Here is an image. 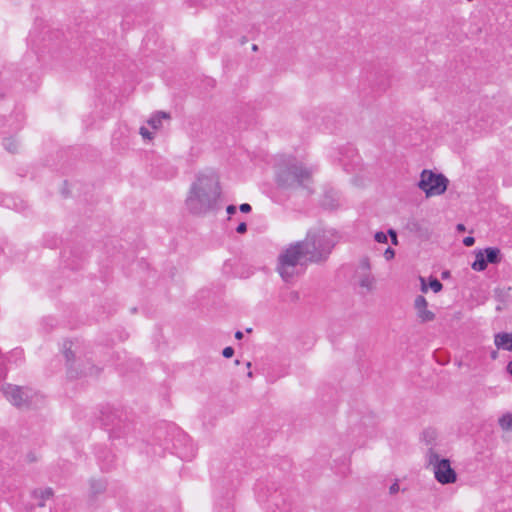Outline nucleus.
Wrapping results in <instances>:
<instances>
[{"mask_svg": "<svg viewBox=\"0 0 512 512\" xmlns=\"http://www.w3.org/2000/svg\"><path fill=\"white\" fill-rule=\"evenodd\" d=\"M220 197V186L214 173L200 174L191 185L185 205L193 215H205L212 211Z\"/></svg>", "mask_w": 512, "mask_h": 512, "instance_id": "obj_1", "label": "nucleus"}, {"mask_svg": "<svg viewBox=\"0 0 512 512\" xmlns=\"http://www.w3.org/2000/svg\"><path fill=\"white\" fill-rule=\"evenodd\" d=\"M303 246L305 244L300 241L294 242L278 255L276 270L286 283L293 282L305 271L308 255Z\"/></svg>", "mask_w": 512, "mask_h": 512, "instance_id": "obj_2", "label": "nucleus"}, {"mask_svg": "<svg viewBox=\"0 0 512 512\" xmlns=\"http://www.w3.org/2000/svg\"><path fill=\"white\" fill-rule=\"evenodd\" d=\"M314 169L307 167L302 162L292 160L282 167L277 173V182L284 188L304 187L312 182Z\"/></svg>", "mask_w": 512, "mask_h": 512, "instance_id": "obj_3", "label": "nucleus"}, {"mask_svg": "<svg viewBox=\"0 0 512 512\" xmlns=\"http://www.w3.org/2000/svg\"><path fill=\"white\" fill-rule=\"evenodd\" d=\"M301 242L305 244L304 250L311 262L325 259L334 246L325 231L308 232L306 238Z\"/></svg>", "mask_w": 512, "mask_h": 512, "instance_id": "obj_4", "label": "nucleus"}, {"mask_svg": "<svg viewBox=\"0 0 512 512\" xmlns=\"http://www.w3.org/2000/svg\"><path fill=\"white\" fill-rule=\"evenodd\" d=\"M426 462L440 484H453L457 481V473L452 468L450 460L441 458L433 448H429L426 452Z\"/></svg>", "mask_w": 512, "mask_h": 512, "instance_id": "obj_5", "label": "nucleus"}, {"mask_svg": "<svg viewBox=\"0 0 512 512\" xmlns=\"http://www.w3.org/2000/svg\"><path fill=\"white\" fill-rule=\"evenodd\" d=\"M72 343H64V356L67 364V373L70 378H77L80 376L95 375L98 369L89 361H83L80 357L76 356L75 351L71 349Z\"/></svg>", "mask_w": 512, "mask_h": 512, "instance_id": "obj_6", "label": "nucleus"}, {"mask_svg": "<svg viewBox=\"0 0 512 512\" xmlns=\"http://www.w3.org/2000/svg\"><path fill=\"white\" fill-rule=\"evenodd\" d=\"M448 179L443 174H435L431 170H423L418 187L426 197L442 195L448 186Z\"/></svg>", "mask_w": 512, "mask_h": 512, "instance_id": "obj_7", "label": "nucleus"}, {"mask_svg": "<svg viewBox=\"0 0 512 512\" xmlns=\"http://www.w3.org/2000/svg\"><path fill=\"white\" fill-rule=\"evenodd\" d=\"M3 393L13 405L21 407L28 403L31 391L18 386L7 385L3 388Z\"/></svg>", "mask_w": 512, "mask_h": 512, "instance_id": "obj_8", "label": "nucleus"}, {"mask_svg": "<svg viewBox=\"0 0 512 512\" xmlns=\"http://www.w3.org/2000/svg\"><path fill=\"white\" fill-rule=\"evenodd\" d=\"M427 306H428V303H427V300L425 299V297L418 295L415 298L414 308L416 310L417 317L423 323L430 322L435 319V314L432 311L428 310Z\"/></svg>", "mask_w": 512, "mask_h": 512, "instance_id": "obj_9", "label": "nucleus"}, {"mask_svg": "<svg viewBox=\"0 0 512 512\" xmlns=\"http://www.w3.org/2000/svg\"><path fill=\"white\" fill-rule=\"evenodd\" d=\"M494 343L498 349L512 351V333H497L494 337Z\"/></svg>", "mask_w": 512, "mask_h": 512, "instance_id": "obj_10", "label": "nucleus"}, {"mask_svg": "<svg viewBox=\"0 0 512 512\" xmlns=\"http://www.w3.org/2000/svg\"><path fill=\"white\" fill-rule=\"evenodd\" d=\"M322 206L330 210L337 209L340 206L338 193L332 190L327 191L323 196Z\"/></svg>", "mask_w": 512, "mask_h": 512, "instance_id": "obj_11", "label": "nucleus"}, {"mask_svg": "<svg viewBox=\"0 0 512 512\" xmlns=\"http://www.w3.org/2000/svg\"><path fill=\"white\" fill-rule=\"evenodd\" d=\"M170 114L164 111H158L154 113L147 123L155 130H158L162 127V120H169Z\"/></svg>", "mask_w": 512, "mask_h": 512, "instance_id": "obj_12", "label": "nucleus"}, {"mask_svg": "<svg viewBox=\"0 0 512 512\" xmlns=\"http://www.w3.org/2000/svg\"><path fill=\"white\" fill-rule=\"evenodd\" d=\"M487 263L498 264L502 260L501 251L497 247H488L483 250Z\"/></svg>", "mask_w": 512, "mask_h": 512, "instance_id": "obj_13", "label": "nucleus"}, {"mask_svg": "<svg viewBox=\"0 0 512 512\" xmlns=\"http://www.w3.org/2000/svg\"><path fill=\"white\" fill-rule=\"evenodd\" d=\"M53 496V490L51 488L37 489L33 491V497L39 500L38 505L43 507L45 500L50 499Z\"/></svg>", "mask_w": 512, "mask_h": 512, "instance_id": "obj_14", "label": "nucleus"}, {"mask_svg": "<svg viewBox=\"0 0 512 512\" xmlns=\"http://www.w3.org/2000/svg\"><path fill=\"white\" fill-rule=\"evenodd\" d=\"M375 284V278L371 273H362L359 279V285L367 291H372Z\"/></svg>", "mask_w": 512, "mask_h": 512, "instance_id": "obj_15", "label": "nucleus"}, {"mask_svg": "<svg viewBox=\"0 0 512 512\" xmlns=\"http://www.w3.org/2000/svg\"><path fill=\"white\" fill-rule=\"evenodd\" d=\"M487 261H486V258L484 256V253L482 250H479L477 253H476V258H475V261L472 263L471 267L473 270L475 271H483L486 269L487 267Z\"/></svg>", "mask_w": 512, "mask_h": 512, "instance_id": "obj_16", "label": "nucleus"}, {"mask_svg": "<svg viewBox=\"0 0 512 512\" xmlns=\"http://www.w3.org/2000/svg\"><path fill=\"white\" fill-rule=\"evenodd\" d=\"M106 489V483L103 480H91L90 492L93 496L103 493Z\"/></svg>", "mask_w": 512, "mask_h": 512, "instance_id": "obj_17", "label": "nucleus"}, {"mask_svg": "<svg viewBox=\"0 0 512 512\" xmlns=\"http://www.w3.org/2000/svg\"><path fill=\"white\" fill-rule=\"evenodd\" d=\"M498 423L503 430H512V414L505 413L499 418Z\"/></svg>", "mask_w": 512, "mask_h": 512, "instance_id": "obj_18", "label": "nucleus"}, {"mask_svg": "<svg viewBox=\"0 0 512 512\" xmlns=\"http://www.w3.org/2000/svg\"><path fill=\"white\" fill-rule=\"evenodd\" d=\"M5 149L11 153H15L18 148V144L13 138H6L3 142Z\"/></svg>", "mask_w": 512, "mask_h": 512, "instance_id": "obj_19", "label": "nucleus"}, {"mask_svg": "<svg viewBox=\"0 0 512 512\" xmlns=\"http://www.w3.org/2000/svg\"><path fill=\"white\" fill-rule=\"evenodd\" d=\"M429 287L435 292H439L442 290V283L437 278H432L429 282Z\"/></svg>", "mask_w": 512, "mask_h": 512, "instance_id": "obj_20", "label": "nucleus"}, {"mask_svg": "<svg viewBox=\"0 0 512 512\" xmlns=\"http://www.w3.org/2000/svg\"><path fill=\"white\" fill-rule=\"evenodd\" d=\"M359 268L363 273H370V261L367 257H364L359 262Z\"/></svg>", "mask_w": 512, "mask_h": 512, "instance_id": "obj_21", "label": "nucleus"}, {"mask_svg": "<svg viewBox=\"0 0 512 512\" xmlns=\"http://www.w3.org/2000/svg\"><path fill=\"white\" fill-rule=\"evenodd\" d=\"M374 239L375 241H377L378 243H386L387 242V234H385L384 232H376L375 235H374Z\"/></svg>", "mask_w": 512, "mask_h": 512, "instance_id": "obj_22", "label": "nucleus"}, {"mask_svg": "<svg viewBox=\"0 0 512 512\" xmlns=\"http://www.w3.org/2000/svg\"><path fill=\"white\" fill-rule=\"evenodd\" d=\"M140 134L143 136V138L145 139H152L153 138V134L145 127H141L140 128Z\"/></svg>", "mask_w": 512, "mask_h": 512, "instance_id": "obj_23", "label": "nucleus"}, {"mask_svg": "<svg viewBox=\"0 0 512 512\" xmlns=\"http://www.w3.org/2000/svg\"><path fill=\"white\" fill-rule=\"evenodd\" d=\"M234 354V349L230 346L226 347L223 349L222 351V355L225 357V358H230L232 357Z\"/></svg>", "mask_w": 512, "mask_h": 512, "instance_id": "obj_24", "label": "nucleus"}, {"mask_svg": "<svg viewBox=\"0 0 512 512\" xmlns=\"http://www.w3.org/2000/svg\"><path fill=\"white\" fill-rule=\"evenodd\" d=\"M394 256L395 251L391 247H388L384 252V257L386 258V260H391L392 258H394Z\"/></svg>", "mask_w": 512, "mask_h": 512, "instance_id": "obj_25", "label": "nucleus"}, {"mask_svg": "<svg viewBox=\"0 0 512 512\" xmlns=\"http://www.w3.org/2000/svg\"><path fill=\"white\" fill-rule=\"evenodd\" d=\"M388 234L389 236L391 237V242L393 245H397L398 244V239H397V234L396 232L393 230V229H390L388 231Z\"/></svg>", "mask_w": 512, "mask_h": 512, "instance_id": "obj_26", "label": "nucleus"}, {"mask_svg": "<svg viewBox=\"0 0 512 512\" xmlns=\"http://www.w3.org/2000/svg\"><path fill=\"white\" fill-rule=\"evenodd\" d=\"M475 243V239L472 236H467L463 239V244L467 247L472 246Z\"/></svg>", "mask_w": 512, "mask_h": 512, "instance_id": "obj_27", "label": "nucleus"}, {"mask_svg": "<svg viewBox=\"0 0 512 512\" xmlns=\"http://www.w3.org/2000/svg\"><path fill=\"white\" fill-rule=\"evenodd\" d=\"M236 231H237V233H239V234H243V233H245V232L247 231V225H246V223H245V222H241V223L237 226Z\"/></svg>", "mask_w": 512, "mask_h": 512, "instance_id": "obj_28", "label": "nucleus"}, {"mask_svg": "<svg viewBox=\"0 0 512 512\" xmlns=\"http://www.w3.org/2000/svg\"><path fill=\"white\" fill-rule=\"evenodd\" d=\"M239 209H240V211H241V212H243V213H249V212L252 210V208H251L250 204H248V203H243V204H241V205L239 206Z\"/></svg>", "mask_w": 512, "mask_h": 512, "instance_id": "obj_29", "label": "nucleus"}, {"mask_svg": "<svg viewBox=\"0 0 512 512\" xmlns=\"http://www.w3.org/2000/svg\"><path fill=\"white\" fill-rule=\"evenodd\" d=\"M399 491V485L398 483H393L390 488H389V492L390 494H395Z\"/></svg>", "mask_w": 512, "mask_h": 512, "instance_id": "obj_30", "label": "nucleus"}, {"mask_svg": "<svg viewBox=\"0 0 512 512\" xmlns=\"http://www.w3.org/2000/svg\"><path fill=\"white\" fill-rule=\"evenodd\" d=\"M226 211L229 215H232L234 213H236V206L234 205H229L227 208H226Z\"/></svg>", "mask_w": 512, "mask_h": 512, "instance_id": "obj_31", "label": "nucleus"}, {"mask_svg": "<svg viewBox=\"0 0 512 512\" xmlns=\"http://www.w3.org/2000/svg\"><path fill=\"white\" fill-rule=\"evenodd\" d=\"M291 298H292L293 300H298V299H299V294H298V292H296V291L291 292Z\"/></svg>", "mask_w": 512, "mask_h": 512, "instance_id": "obj_32", "label": "nucleus"}, {"mask_svg": "<svg viewBox=\"0 0 512 512\" xmlns=\"http://www.w3.org/2000/svg\"><path fill=\"white\" fill-rule=\"evenodd\" d=\"M235 338H236V339H242V338H243V333H242L241 331H237V332L235 333Z\"/></svg>", "mask_w": 512, "mask_h": 512, "instance_id": "obj_33", "label": "nucleus"}, {"mask_svg": "<svg viewBox=\"0 0 512 512\" xmlns=\"http://www.w3.org/2000/svg\"><path fill=\"white\" fill-rule=\"evenodd\" d=\"M456 228L458 231H465V226L463 224H458Z\"/></svg>", "mask_w": 512, "mask_h": 512, "instance_id": "obj_34", "label": "nucleus"}, {"mask_svg": "<svg viewBox=\"0 0 512 512\" xmlns=\"http://www.w3.org/2000/svg\"><path fill=\"white\" fill-rule=\"evenodd\" d=\"M507 369L510 372V374L512 375V360L508 363Z\"/></svg>", "mask_w": 512, "mask_h": 512, "instance_id": "obj_35", "label": "nucleus"}, {"mask_svg": "<svg viewBox=\"0 0 512 512\" xmlns=\"http://www.w3.org/2000/svg\"><path fill=\"white\" fill-rule=\"evenodd\" d=\"M421 281H422V291H423V292H426V291H427V288L425 287L424 279H423V278H421Z\"/></svg>", "mask_w": 512, "mask_h": 512, "instance_id": "obj_36", "label": "nucleus"}, {"mask_svg": "<svg viewBox=\"0 0 512 512\" xmlns=\"http://www.w3.org/2000/svg\"><path fill=\"white\" fill-rule=\"evenodd\" d=\"M252 50H253V51H257V50H258V46H257L256 44H254V45L252 46Z\"/></svg>", "mask_w": 512, "mask_h": 512, "instance_id": "obj_37", "label": "nucleus"}, {"mask_svg": "<svg viewBox=\"0 0 512 512\" xmlns=\"http://www.w3.org/2000/svg\"><path fill=\"white\" fill-rule=\"evenodd\" d=\"M247 376H248L249 378H252V377H253V373H252L251 371H249V372L247 373Z\"/></svg>", "mask_w": 512, "mask_h": 512, "instance_id": "obj_38", "label": "nucleus"}, {"mask_svg": "<svg viewBox=\"0 0 512 512\" xmlns=\"http://www.w3.org/2000/svg\"><path fill=\"white\" fill-rule=\"evenodd\" d=\"M246 366H247V368H250L251 367V362H247Z\"/></svg>", "mask_w": 512, "mask_h": 512, "instance_id": "obj_39", "label": "nucleus"}]
</instances>
